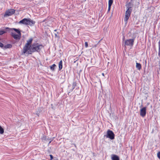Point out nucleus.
Here are the masks:
<instances>
[{
    "label": "nucleus",
    "instance_id": "f257e3e1",
    "mask_svg": "<svg viewBox=\"0 0 160 160\" xmlns=\"http://www.w3.org/2000/svg\"><path fill=\"white\" fill-rule=\"evenodd\" d=\"M6 29H8L11 32V35L14 39L16 40L20 39L21 33L18 29L15 28H9L8 27L6 28Z\"/></svg>",
    "mask_w": 160,
    "mask_h": 160
},
{
    "label": "nucleus",
    "instance_id": "f03ea898",
    "mask_svg": "<svg viewBox=\"0 0 160 160\" xmlns=\"http://www.w3.org/2000/svg\"><path fill=\"white\" fill-rule=\"evenodd\" d=\"M44 48V46L38 43H34L32 45V47L30 50L28 52V54H31L32 52H39L42 48Z\"/></svg>",
    "mask_w": 160,
    "mask_h": 160
},
{
    "label": "nucleus",
    "instance_id": "7ed1b4c3",
    "mask_svg": "<svg viewBox=\"0 0 160 160\" xmlns=\"http://www.w3.org/2000/svg\"><path fill=\"white\" fill-rule=\"evenodd\" d=\"M130 4L131 3L129 2L126 5V6L127 7V10L125 12V17L124 19V20L126 24L127 23L128 20L131 15V12L132 11V7H130Z\"/></svg>",
    "mask_w": 160,
    "mask_h": 160
},
{
    "label": "nucleus",
    "instance_id": "20e7f679",
    "mask_svg": "<svg viewBox=\"0 0 160 160\" xmlns=\"http://www.w3.org/2000/svg\"><path fill=\"white\" fill-rule=\"evenodd\" d=\"M32 39H30L29 40L27 41L26 43L23 48L22 54H27L28 53V52L30 50L32 47L31 44L32 42Z\"/></svg>",
    "mask_w": 160,
    "mask_h": 160
},
{
    "label": "nucleus",
    "instance_id": "39448f33",
    "mask_svg": "<svg viewBox=\"0 0 160 160\" xmlns=\"http://www.w3.org/2000/svg\"><path fill=\"white\" fill-rule=\"evenodd\" d=\"M19 23L27 25L32 26L34 24L35 22L30 19L24 18L20 21Z\"/></svg>",
    "mask_w": 160,
    "mask_h": 160
},
{
    "label": "nucleus",
    "instance_id": "423d86ee",
    "mask_svg": "<svg viewBox=\"0 0 160 160\" xmlns=\"http://www.w3.org/2000/svg\"><path fill=\"white\" fill-rule=\"evenodd\" d=\"M115 135L112 131L108 129L107 132V134L104 135V137H106L111 140H113L115 138Z\"/></svg>",
    "mask_w": 160,
    "mask_h": 160
},
{
    "label": "nucleus",
    "instance_id": "0eeeda50",
    "mask_svg": "<svg viewBox=\"0 0 160 160\" xmlns=\"http://www.w3.org/2000/svg\"><path fill=\"white\" fill-rule=\"evenodd\" d=\"M135 37L132 39H127L125 41V46H129L132 47L134 44V42Z\"/></svg>",
    "mask_w": 160,
    "mask_h": 160
},
{
    "label": "nucleus",
    "instance_id": "6e6552de",
    "mask_svg": "<svg viewBox=\"0 0 160 160\" xmlns=\"http://www.w3.org/2000/svg\"><path fill=\"white\" fill-rule=\"evenodd\" d=\"M15 12V10L13 9H10L7 10L4 15V16L5 17H7V16H10L14 14Z\"/></svg>",
    "mask_w": 160,
    "mask_h": 160
},
{
    "label": "nucleus",
    "instance_id": "1a4fd4ad",
    "mask_svg": "<svg viewBox=\"0 0 160 160\" xmlns=\"http://www.w3.org/2000/svg\"><path fill=\"white\" fill-rule=\"evenodd\" d=\"M146 107H144L142 108L140 110V115L142 117H144L146 113Z\"/></svg>",
    "mask_w": 160,
    "mask_h": 160
},
{
    "label": "nucleus",
    "instance_id": "9d476101",
    "mask_svg": "<svg viewBox=\"0 0 160 160\" xmlns=\"http://www.w3.org/2000/svg\"><path fill=\"white\" fill-rule=\"evenodd\" d=\"M111 158L112 160H119V157L116 155H112Z\"/></svg>",
    "mask_w": 160,
    "mask_h": 160
},
{
    "label": "nucleus",
    "instance_id": "9b49d317",
    "mask_svg": "<svg viewBox=\"0 0 160 160\" xmlns=\"http://www.w3.org/2000/svg\"><path fill=\"white\" fill-rule=\"evenodd\" d=\"M58 66L59 68V70H61L62 68V60H61L58 63Z\"/></svg>",
    "mask_w": 160,
    "mask_h": 160
},
{
    "label": "nucleus",
    "instance_id": "f8f14e48",
    "mask_svg": "<svg viewBox=\"0 0 160 160\" xmlns=\"http://www.w3.org/2000/svg\"><path fill=\"white\" fill-rule=\"evenodd\" d=\"M136 68L139 70H140L142 68L141 64L140 63L136 62Z\"/></svg>",
    "mask_w": 160,
    "mask_h": 160
},
{
    "label": "nucleus",
    "instance_id": "ddd939ff",
    "mask_svg": "<svg viewBox=\"0 0 160 160\" xmlns=\"http://www.w3.org/2000/svg\"><path fill=\"white\" fill-rule=\"evenodd\" d=\"M12 46L11 44H8L7 45L4 46L3 47L4 48L7 49L8 48H11L12 47Z\"/></svg>",
    "mask_w": 160,
    "mask_h": 160
},
{
    "label": "nucleus",
    "instance_id": "4468645a",
    "mask_svg": "<svg viewBox=\"0 0 160 160\" xmlns=\"http://www.w3.org/2000/svg\"><path fill=\"white\" fill-rule=\"evenodd\" d=\"M56 67V65L54 64H52V66H50V69L52 71H54L55 70V67Z\"/></svg>",
    "mask_w": 160,
    "mask_h": 160
},
{
    "label": "nucleus",
    "instance_id": "2eb2a0df",
    "mask_svg": "<svg viewBox=\"0 0 160 160\" xmlns=\"http://www.w3.org/2000/svg\"><path fill=\"white\" fill-rule=\"evenodd\" d=\"M48 139V138H47V137L45 135H43L42 138V141H47Z\"/></svg>",
    "mask_w": 160,
    "mask_h": 160
},
{
    "label": "nucleus",
    "instance_id": "dca6fc26",
    "mask_svg": "<svg viewBox=\"0 0 160 160\" xmlns=\"http://www.w3.org/2000/svg\"><path fill=\"white\" fill-rule=\"evenodd\" d=\"M4 129L1 126H0V133L1 134H2L4 133Z\"/></svg>",
    "mask_w": 160,
    "mask_h": 160
},
{
    "label": "nucleus",
    "instance_id": "f3484780",
    "mask_svg": "<svg viewBox=\"0 0 160 160\" xmlns=\"http://www.w3.org/2000/svg\"><path fill=\"white\" fill-rule=\"evenodd\" d=\"M113 2V0H109L108 6H111Z\"/></svg>",
    "mask_w": 160,
    "mask_h": 160
},
{
    "label": "nucleus",
    "instance_id": "a211bd4d",
    "mask_svg": "<svg viewBox=\"0 0 160 160\" xmlns=\"http://www.w3.org/2000/svg\"><path fill=\"white\" fill-rule=\"evenodd\" d=\"M6 32L4 31L3 30H0V35H2Z\"/></svg>",
    "mask_w": 160,
    "mask_h": 160
},
{
    "label": "nucleus",
    "instance_id": "6ab92c4d",
    "mask_svg": "<svg viewBox=\"0 0 160 160\" xmlns=\"http://www.w3.org/2000/svg\"><path fill=\"white\" fill-rule=\"evenodd\" d=\"M76 82H75L73 83V86L72 91V90L76 86Z\"/></svg>",
    "mask_w": 160,
    "mask_h": 160
},
{
    "label": "nucleus",
    "instance_id": "aec40b11",
    "mask_svg": "<svg viewBox=\"0 0 160 160\" xmlns=\"http://www.w3.org/2000/svg\"><path fill=\"white\" fill-rule=\"evenodd\" d=\"M157 156L158 158L160 159V152H159L157 153Z\"/></svg>",
    "mask_w": 160,
    "mask_h": 160
},
{
    "label": "nucleus",
    "instance_id": "412c9836",
    "mask_svg": "<svg viewBox=\"0 0 160 160\" xmlns=\"http://www.w3.org/2000/svg\"><path fill=\"white\" fill-rule=\"evenodd\" d=\"M50 156V159L49 160H52L53 159V156L52 155H51V154H50L49 155Z\"/></svg>",
    "mask_w": 160,
    "mask_h": 160
},
{
    "label": "nucleus",
    "instance_id": "4be33fe9",
    "mask_svg": "<svg viewBox=\"0 0 160 160\" xmlns=\"http://www.w3.org/2000/svg\"><path fill=\"white\" fill-rule=\"evenodd\" d=\"M85 46L86 48H87L88 47V43L87 42H85Z\"/></svg>",
    "mask_w": 160,
    "mask_h": 160
},
{
    "label": "nucleus",
    "instance_id": "5701e85b",
    "mask_svg": "<svg viewBox=\"0 0 160 160\" xmlns=\"http://www.w3.org/2000/svg\"><path fill=\"white\" fill-rule=\"evenodd\" d=\"M3 47L4 45L2 43L0 42V47L2 48H3Z\"/></svg>",
    "mask_w": 160,
    "mask_h": 160
},
{
    "label": "nucleus",
    "instance_id": "b1692460",
    "mask_svg": "<svg viewBox=\"0 0 160 160\" xmlns=\"http://www.w3.org/2000/svg\"><path fill=\"white\" fill-rule=\"evenodd\" d=\"M111 6H108V12H109V11L110 10V9H111Z\"/></svg>",
    "mask_w": 160,
    "mask_h": 160
},
{
    "label": "nucleus",
    "instance_id": "393cba45",
    "mask_svg": "<svg viewBox=\"0 0 160 160\" xmlns=\"http://www.w3.org/2000/svg\"><path fill=\"white\" fill-rule=\"evenodd\" d=\"M158 56L160 57V48H158Z\"/></svg>",
    "mask_w": 160,
    "mask_h": 160
},
{
    "label": "nucleus",
    "instance_id": "a878e982",
    "mask_svg": "<svg viewBox=\"0 0 160 160\" xmlns=\"http://www.w3.org/2000/svg\"><path fill=\"white\" fill-rule=\"evenodd\" d=\"M158 48H160V40L158 42Z\"/></svg>",
    "mask_w": 160,
    "mask_h": 160
},
{
    "label": "nucleus",
    "instance_id": "bb28decb",
    "mask_svg": "<svg viewBox=\"0 0 160 160\" xmlns=\"http://www.w3.org/2000/svg\"><path fill=\"white\" fill-rule=\"evenodd\" d=\"M53 140H51L50 141H49L48 144H49Z\"/></svg>",
    "mask_w": 160,
    "mask_h": 160
},
{
    "label": "nucleus",
    "instance_id": "cd10ccee",
    "mask_svg": "<svg viewBox=\"0 0 160 160\" xmlns=\"http://www.w3.org/2000/svg\"><path fill=\"white\" fill-rule=\"evenodd\" d=\"M48 141H50L51 140H53L52 139V138H48Z\"/></svg>",
    "mask_w": 160,
    "mask_h": 160
},
{
    "label": "nucleus",
    "instance_id": "c85d7f7f",
    "mask_svg": "<svg viewBox=\"0 0 160 160\" xmlns=\"http://www.w3.org/2000/svg\"><path fill=\"white\" fill-rule=\"evenodd\" d=\"M102 75L103 76H104V73H102Z\"/></svg>",
    "mask_w": 160,
    "mask_h": 160
},
{
    "label": "nucleus",
    "instance_id": "c756f323",
    "mask_svg": "<svg viewBox=\"0 0 160 160\" xmlns=\"http://www.w3.org/2000/svg\"><path fill=\"white\" fill-rule=\"evenodd\" d=\"M57 31V30L56 29H55L54 30V31L55 32H56Z\"/></svg>",
    "mask_w": 160,
    "mask_h": 160
},
{
    "label": "nucleus",
    "instance_id": "7c9ffc66",
    "mask_svg": "<svg viewBox=\"0 0 160 160\" xmlns=\"http://www.w3.org/2000/svg\"><path fill=\"white\" fill-rule=\"evenodd\" d=\"M55 36H57V34H55Z\"/></svg>",
    "mask_w": 160,
    "mask_h": 160
},
{
    "label": "nucleus",
    "instance_id": "2f4dec72",
    "mask_svg": "<svg viewBox=\"0 0 160 160\" xmlns=\"http://www.w3.org/2000/svg\"><path fill=\"white\" fill-rule=\"evenodd\" d=\"M95 47H96V45H95Z\"/></svg>",
    "mask_w": 160,
    "mask_h": 160
}]
</instances>
